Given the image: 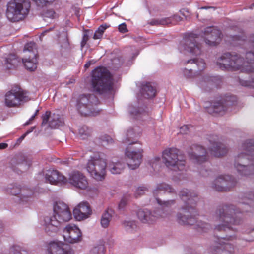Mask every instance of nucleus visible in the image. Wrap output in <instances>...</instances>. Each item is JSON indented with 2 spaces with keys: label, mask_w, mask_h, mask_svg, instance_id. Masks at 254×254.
I'll return each mask as SVG.
<instances>
[{
  "label": "nucleus",
  "mask_w": 254,
  "mask_h": 254,
  "mask_svg": "<svg viewBox=\"0 0 254 254\" xmlns=\"http://www.w3.org/2000/svg\"><path fill=\"white\" fill-rule=\"evenodd\" d=\"M176 194L175 190L170 185L165 183H162L157 184L153 190V194L155 197L157 203L162 207L166 209L171 207L175 203V200H169L167 201H162L157 197L159 195H162L165 193Z\"/></svg>",
  "instance_id": "nucleus-14"
},
{
  "label": "nucleus",
  "mask_w": 254,
  "mask_h": 254,
  "mask_svg": "<svg viewBox=\"0 0 254 254\" xmlns=\"http://www.w3.org/2000/svg\"><path fill=\"white\" fill-rule=\"evenodd\" d=\"M210 143L209 150L211 155L216 157H220L225 155L227 152V148L219 141L218 136L215 135L210 136L208 138Z\"/></svg>",
  "instance_id": "nucleus-23"
},
{
  "label": "nucleus",
  "mask_w": 254,
  "mask_h": 254,
  "mask_svg": "<svg viewBox=\"0 0 254 254\" xmlns=\"http://www.w3.org/2000/svg\"><path fill=\"white\" fill-rule=\"evenodd\" d=\"M126 201L125 199H122L119 204V207L120 209H122L126 204Z\"/></svg>",
  "instance_id": "nucleus-59"
},
{
  "label": "nucleus",
  "mask_w": 254,
  "mask_h": 254,
  "mask_svg": "<svg viewBox=\"0 0 254 254\" xmlns=\"http://www.w3.org/2000/svg\"><path fill=\"white\" fill-rule=\"evenodd\" d=\"M229 98L227 97L225 100L216 101L213 103L207 109L210 114L214 113H221L227 109V106L230 105Z\"/></svg>",
  "instance_id": "nucleus-31"
},
{
  "label": "nucleus",
  "mask_w": 254,
  "mask_h": 254,
  "mask_svg": "<svg viewBox=\"0 0 254 254\" xmlns=\"http://www.w3.org/2000/svg\"><path fill=\"white\" fill-rule=\"evenodd\" d=\"M135 128H130L128 129L126 133V138L125 139V142L129 143L128 146H132L135 142L132 141L131 139H134L139 136V132H135L134 130Z\"/></svg>",
  "instance_id": "nucleus-39"
},
{
  "label": "nucleus",
  "mask_w": 254,
  "mask_h": 254,
  "mask_svg": "<svg viewBox=\"0 0 254 254\" xmlns=\"http://www.w3.org/2000/svg\"><path fill=\"white\" fill-rule=\"evenodd\" d=\"M42 126L48 124V127L52 129H55L64 125V119L61 116L56 113L47 111L42 117Z\"/></svg>",
  "instance_id": "nucleus-20"
},
{
  "label": "nucleus",
  "mask_w": 254,
  "mask_h": 254,
  "mask_svg": "<svg viewBox=\"0 0 254 254\" xmlns=\"http://www.w3.org/2000/svg\"><path fill=\"white\" fill-rule=\"evenodd\" d=\"M188 129H189V127H188V125L183 126L180 128V132L181 133H184V134L187 133Z\"/></svg>",
  "instance_id": "nucleus-58"
},
{
  "label": "nucleus",
  "mask_w": 254,
  "mask_h": 254,
  "mask_svg": "<svg viewBox=\"0 0 254 254\" xmlns=\"http://www.w3.org/2000/svg\"><path fill=\"white\" fill-rule=\"evenodd\" d=\"M160 162V158L159 157H155L150 161V164L152 167L156 169Z\"/></svg>",
  "instance_id": "nucleus-51"
},
{
  "label": "nucleus",
  "mask_w": 254,
  "mask_h": 254,
  "mask_svg": "<svg viewBox=\"0 0 254 254\" xmlns=\"http://www.w3.org/2000/svg\"><path fill=\"white\" fill-rule=\"evenodd\" d=\"M201 9H213V10L215 9V7L212 6H203L200 8Z\"/></svg>",
  "instance_id": "nucleus-63"
},
{
  "label": "nucleus",
  "mask_w": 254,
  "mask_h": 254,
  "mask_svg": "<svg viewBox=\"0 0 254 254\" xmlns=\"http://www.w3.org/2000/svg\"><path fill=\"white\" fill-rule=\"evenodd\" d=\"M238 213L233 205H224L218 207L213 217L214 221L220 223L215 224L216 231H227L234 230L231 224L239 225L242 222L241 218L236 215Z\"/></svg>",
  "instance_id": "nucleus-4"
},
{
  "label": "nucleus",
  "mask_w": 254,
  "mask_h": 254,
  "mask_svg": "<svg viewBox=\"0 0 254 254\" xmlns=\"http://www.w3.org/2000/svg\"><path fill=\"white\" fill-rule=\"evenodd\" d=\"M31 165V163L28 162L22 156L12 158L9 162L7 167L14 171L17 172V167L19 166L24 170L28 169Z\"/></svg>",
  "instance_id": "nucleus-30"
},
{
  "label": "nucleus",
  "mask_w": 254,
  "mask_h": 254,
  "mask_svg": "<svg viewBox=\"0 0 254 254\" xmlns=\"http://www.w3.org/2000/svg\"><path fill=\"white\" fill-rule=\"evenodd\" d=\"M100 139L101 141V144L103 146L111 144L113 143V139L110 136L107 135L102 136Z\"/></svg>",
  "instance_id": "nucleus-45"
},
{
  "label": "nucleus",
  "mask_w": 254,
  "mask_h": 254,
  "mask_svg": "<svg viewBox=\"0 0 254 254\" xmlns=\"http://www.w3.org/2000/svg\"><path fill=\"white\" fill-rule=\"evenodd\" d=\"M147 189L146 188L143 187H139L135 191V196L137 197L139 196L144 194L146 192Z\"/></svg>",
  "instance_id": "nucleus-49"
},
{
  "label": "nucleus",
  "mask_w": 254,
  "mask_h": 254,
  "mask_svg": "<svg viewBox=\"0 0 254 254\" xmlns=\"http://www.w3.org/2000/svg\"><path fill=\"white\" fill-rule=\"evenodd\" d=\"M106 168V160L97 155L91 156L86 166L90 176L98 181H102L105 179Z\"/></svg>",
  "instance_id": "nucleus-8"
},
{
  "label": "nucleus",
  "mask_w": 254,
  "mask_h": 254,
  "mask_svg": "<svg viewBox=\"0 0 254 254\" xmlns=\"http://www.w3.org/2000/svg\"><path fill=\"white\" fill-rule=\"evenodd\" d=\"M119 31L123 33H126L127 31V25L125 23L120 24L118 26Z\"/></svg>",
  "instance_id": "nucleus-54"
},
{
  "label": "nucleus",
  "mask_w": 254,
  "mask_h": 254,
  "mask_svg": "<svg viewBox=\"0 0 254 254\" xmlns=\"http://www.w3.org/2000/svg\"><path fill=\"white\" fill-rule=\"evenodd\" d=\"M210 172V170L205 169L204 166H200L199 173L201 176L203 177H207L209 175Z\"/></svg>",
  "instance_id": "nucleus-52"
},
{
  "label": "nucleus",
  "mask_w": 254,
  "mask_h": 254,
  "mask_svg": "<svg viewBox=\"0 0 254 254\" xmlns=\"http://www.w3.org/2000/svg\"><path fill=\"white\" fill-rule=\"evenodd\" d=\"M91 84L93 90L100 94L110 91L113 82L108 69L103 67L95 68L92 72Z\"/></svg>",
  "instance_id": "nucleus-5"
},
{
  "label": "nucleus",
  "mask_w": 254,
  "mask_h": 254,
  "mask_svg": "<svg viewBox=\"0 0 254 254\" xmlns=\"http://www.w3.org/2000/svg\"><path fill=\"white\" fill-rule=\"evenodd\" d=\"M170 22L169 18H164L160 20H153L150 22V24L152 25H156L158 24L166 25Z\"/></svg>",
  "instance_id": "nucleus-48"
},
{
  "label": "nucleus",
  "mask_w": 254,
  "mask_h": 254,
  "mask_svg": "<svg viewBox=\"0 0 254 254\" xmlns=\"http://www.w3.org/2000/svg\"><path fill=\"white\" fill-rule=\"evenodd\" d=\"M140 93L145 98H151L155 96L156 89L149 83H146L142 85Z\"/></svg>",
  "instance_id": "nucleus-34"
},
{
  "label": "nucleus",
  "mask_w": 254,
  "mask_h": 254,
  "mask_svg": "<svg viewBox=\"0 0 254 254\" xmlns=\"http://www.w3.org/2000/svg\"><path fill=\"white\" fill-rule=\"evenodd\" d=\"M191 151L189 152V155L194 163L201 165L206 161V150L202 146L194 145L191 146Z\"/></svg>",
  "instance_id": "nucleus-26"
},
{
  "label": "nucleus",
  "mask_w": 254,
  "mask_h": 254,
  "mask_svg": "<svg viewBox=\"0 0 254 254\" xmlns=\"http://www.w3.org/2000/svg\"><path fill=\"white\" fill-rule=\"evenodd\" d=\"M236 238V236L235 235H232V236H227L226 239L228 241H230V240L235 239Z\"/></svg>",
  "instance_id": "nucleus-62"
},
{
  "label": "nucleus",
  "mask_w": 254,
  "mask_h": 254,
  "mask_svg": "<svg viewBox=\"0 0 254 254\" xmlns=\"http://www.w3.org/2000/svg\"><path fill=\"white\" fill-rule=\"evenodd\" d=\"M7 191L13 195H18L21 203H27L32 199L33 192L31 190L21 189L17 185H10L7 188Z\"/></svg>",
  "instance_id": "nucleus-25"
},
{
  "label": "nucleus",
  "mask_w": 254,
  "mask_h": 254,
  "mask_svg": "<svg viewBox=\"0 0 254 254\" xmlns=\"http://www.w3.org/2000/svg\"><path fill=\"white\" fill-rule=\"evenodd\" d=\"M191 64L194 65L193 68H194V66H196L197 67V69H194V73L198 75L199 73L202 71H203L206 67V64L202 59H190L188 60L186 64Z\"/></svg>",
  "instance_id": "nucleus-33"
},
{
  "label": "nucleus",
  "mask_w": 254,
  "mask_h": 254,
  "mask_svg": "<svg viewBox=\"0 0 254 254\" xmlns=\"http://www.w3.org/2000/svg\"><path fill=\"white\" fill-rule=\"evenodd\" d=\"M7 146V144L4 143H0V149H4Z\"/></svg>",
  "instance_id": "nucleus-64"
},
{
  "label": "nucleus",
  "mask_w": 254,
  "mask_h": 254,
  "mask_svg": "<svg viewBox=\"0 0 254 254\" xmlns=\"http://www.w3.org/2000/svg\"><path fill=\"white\" fill-rule=\"evenodd\" d=\"M108 28L107 24L101 25L97 30L95 31L93 38L94 39H100L103 35L104 31Z\"/></svg>",
  "instance_id": "nucleus-43"
},
{
  "label": "nucleus",
  "mask_w": 254,
  "mask_h": 254,
  "mask_svg": "<svg viewBox=\"0 0 254 254\" xmlns=\"http://www.w3.org/2000/svg\"><path fill=\"white\" fill-rule=\"evenodd\" d=\"M24 52L29 53V55H31L32 58H34L37 56V51L36 48V45L34 42H29L27 43L24 48Z\"/></svg>",
  "instance_id": "nucleus-40"
},
{
  "label": "nucleus",
  "mask_w": 254,
  "mask_h": 254,
  "mask_svg": "<svg viewBox=\"0 0 254 254\" xmlns=\"http://www.w3.org/2000/svg\"><path fill=\"white\" fill-rule=\"evenodd\" d=\"M67 182L73 187L81 190H85L88 186L86 176L78 171H74L69 174Z\"/></svg>",
  "instance_id": "nucleus-21"
},
{
  "label": "nucleus",
  "mask_w": 254,
  "mask_h": 254,
  "mask_svg": "<svg viewBox=\"0 0 254 254\" xmlns=\"http://www.w3.org/2000/svg\"><path fill=\"white\" fill-rule=\"evenodd\" d=\"M197 37L193 33L187 34L180 41L178 49L180 52H189L192 55H199L201 53V47L197 41Z\"/></svg>",
  "instance_id": "nucleus-12"
},
{
  "label": "nucleus",
  "mask_w": 254,
  "mask_h": 254,
  "mask_svg": "<svg viewBox=\"0 0 254 254\" xmlns=\"http://www.w3.org/2000/svg\"><path fill=\"white\" fill-rule=\"evenodd\" d=\"M183 74L184 76L187 79H192L194 77V74L197 75L196 74L193 73L192 69H188L186 68L183 69Z\"/></svg>",
  "instance_id": "nucleus-47"
},
{
  "label": "nucleus",
  "mask_w": 254,
  "mask_h": 254,
  "mask_svg": "<svg viewBox=\"0 0 254 254\" xmlns=\"http://www.w3.org/2000/svg\"><path fill=\"white\" fill-rule=\"evenodd\" d=\"M22 62L25 68L30 71H33L37 68V56L32 58L31 55L22 59Z\"/></svg>",
  "instance_id": "nucleus-35"
},
{
  "label": "nucleus",
  "mask_w": 254,
  "mask_h": 254,
  "mask_svg": "<svg viewBox=\"0 0 254 254\" xmlns=\"http://www.w3.org/2000/svg\"><path fill=\"white\" fill-rule=\"evenodd\" d=\"M52 30V28H49L48 30H46L44 31H43L40 36V39L41 40H42V37L45 35L48 32H49L50 31Z\"/></svg>",
  "instance_id": "nucleus-60"
},
{
  "label": "nucleus",
  "mask_w": 254,
  "mask_h": 254,
  "mask_svg": "<svg viewBox=\"0 0 254 254\" xmlns=\"http://www.w3.org/2000/svg\"><path fill=\"white\" fill-rule=\"evenodd\" d=\"M162 160L165 166L174 171H183L185 168L184 157L176 148H170L163 151Z\"/></svg>",
  "instance_id": "nucleus-7"
},
{
  "label": "nucleus",
  "mask_w": 254,
  "mask_h": 254,
  "mask_svg": "<svg viewBox=\"0 0 254 254\" xmlns=\"http://www.w3.org/2000/svg\"><path fill=\"white\" fill-rule=\"evenodd\" d=\"M72 218L68 205L62 201L56 202L53 206V214L44 218V228L48 235L56 233L64 222Z\"/></svg>",
  "instance_id": "nucleus-2"
},
{
  "label": "nucleus",
  "mask_w": 254,
  "mask_h": 254,
  "mask_svg": "<svg viewBox=\"0 0 254 254\" xmlns=\"http://www.w3.org/2000/svg\"><path fill=\"white\" fill-rule=\"evenodd\" d=\"M126 164L121 160L115 161L113 160L108 165L110 172L114 174H120L125 168Z\"/></svg>",
  "instance_id": "nucleus-32"
},
{
  "label": "nucleus",
  "mask_w": 254,
  "mask_h": 254,
  "mask_svg": "<svg viewBox=\"0 0 254 254\" xmlns=\"http://www.w3.org/2000/svg\"><path fill=\"white\" fill-rule=\"evenodd\" d=\"M170 212L163 208H158L153 212L148 209H139L137 212L138 219L143 223L152 224L158 218L170 217Z\"/></svg>",
  "instance_id": "nucleus-11"
},
{
  "label": "nucleus",
  "mask_w": 254,
  "mask_h": 254,
  "mask_svg": "<svg viewBox=\"0 0 254 254\" xmlns=\"http://www.w3.org/2000/svg\"><path fill=\"white\" fill-rule=\"evenodd\" d=\"M143 149L141 147L128 146L125 154L127 159V164L130 169H135L140 165L142 159Z\"/></svg>",
  "instance_id": "nucleus-16"
},
{
  "label": "nucleus",
  "mask_w": 254,
  "mask_h": 254,
  "mask_svg": "<svg viewBox=\"0 0 254 254\" xmlns=\"http://www.w3.org/2000/svg\"><path fill=\"white\" fill-rule=\"evenodd\" d=\"M89 36L86 33H84L83 36L82 40L81 43V47H83L86 44V42L88 40Z\"/></svg>",
  "instance_id": "nucleus-56"
},
{
  "label": "nucleus",
  "mask_w": 254,
  "mask_h": 254,
  "mask_svg": "<svg viewBox=\"0 0 254 254\" xmlns=\"http://www.w3.org/2000/svg\"><path fill=\"white\" fill-rule=\"evenodd\" d=\"M210 251L212 254H233L234 248L230 243L220 241L218 246L211 247Z\"/></svg>",
  "instance_id": "nucleus-29"
},
{
  "label": "nucleus",
  "mask_w": 254,
  "mask_h": 254,
  "mask_svg": "<svg viewBox=\"0 0 254 254\" xmlns=\"http://www.w3.org/2000/svg\"><path fill=\"white\" fill-rule=\"evenodd\" d=\"M43 15L45 18H54L55 17V12L52 9H49L44 11Z\"/></svg>",
  "instance_id": "nucleus-50"
},
{
  "label": "nucleus",
  "mask_w": 254,
  "mask_h": 254,
  "mask_svg": "<svg viewBox=\"0 0 254 254\" xmlns=\"http://www.w3.org/2000/svg\"><path fill=\"white\" fill-rule=\"evenodd\" d=\"M181 199L185 201V204L181 208L182 214H189L195 206L198 200V193L195 191H190L187 189H182L179 192Z\"/></svg>",
  "instance_id": "nucleus-13"
},
{
  "label": "nucleus",
  "mask_w": 254,
  "mask_h": 254,
  "mask_svg": "<svg viewBox=\"0 0 254 254\" xmlns=\"http://www.w3.org/2000/svg\"><path fill=\"white\" fill-rule=\"evenodd\" d=\"M203 38L206 44L209 46H216L222 39L221 31L214 27H208L203 31Z\"/></svg>",
  "instance_id": "nucleus-22"
},
{
  "label": "nucleus",
  "mask_w": 254,
  "mask_h": 254,
  "mask_svg": "<svg viewBox=\"0 0 254 254\" xmlns=\"http://www.w3.org/2000/svg\"><path fill=\"white\" fill-rule=\"evenodd\" d=\"M254 141L247 140L242 144L240 152L235 157L234 167L239 175H254Z\"/></svg>",
  "instance_id": "nucleus-3"
},
{
  "label": "nucleus",
  "mask_w": 254,
  "mask_h": 254,
  "mask_svg": "<svg viewBox=\"0 0 254 254\" xmlns=\"http://www.w3.org/2000/svg\"><path fill=\"white\" fill-rule=\"evenodd\" d=\"M170 19V23L171 21H175L176 22H179L182 20V17L178 15H174L172 17L169 18Z\"/></svg>",
  "instance_id": "nucleus-55"
},
{
  "label": "nucleus",
  "mask_w": 254,
  "mask_h": 254,
  "mask_svg": "<svg viewBox=\"0 0 254 254\" xmlns=\"http://www.w3.org/2000/svg\"><path fill=\"white\" fill-rule=\"evenodd\" d=\"M122 225L125 230L128 233H133L137 229V222L135 220H125L123 222Z\"/></svg>",
  "instance_id": "nucleus-38"
},
{
  "label": "nucleus",
  "mask_w": 254,
  "mask_h": 254,
  "mask_svg": "<svg viewBox=\"0 0 254 254\" xmlns=\"http://www.w3.org/2000/svg\"><path fill=\"white\" fill-rule=\"evenodd\" d=\"M91 129L87 126H82L79 129V135L81 139H85L90 136Z\"/></svg>",
  "instance_id": "nucleus-42"
},
{
  "label": "nucleus",
  "mask_w": 254,
  "mask_h": 254,
  "mask_svg": "<svg viewBox=\"0 0 254 254\" xmlns=\"http://www.w3.org/2000/svg\"><path fill=\"white\" fill-rule=\"evenodd\" d=\"M105 247L103 245H97L93 247L89 252V254H104Z\"/></svg>",
  "instance_id": "nucleus-44"
},
{
  "label": "nucleus",
  "mask_w": 254,
  "mask_h": 254,
  "mask_svg": "<svg viewBox=\"0 0 254 254\" xmlns=\"http://www.w3.org/2000/svg\"><path fill=\"white\" fill-rule=\"evenodd\" d=\"M29 99L27 92L16 86L5 93L4 104L7 107H18Z\"/></svg>",
  "instance_id": "nucleus-10"
},
{
  "label": "nucleus",
  "mask_w": 254,
  "mask_h": 254,
  "mask_svg": "<svg viewBox=\"0 0 254 254\" xmlns=\"http://www.w3.org/2000/svg\"><path fill=\"white\" fill-rule=\"evenodd\" d=\"M46 182L53 185L65 184L67 183L66 177L55 170H48L45 174Z\"/></svg>",
  "instance_id": "nucleus-28"
},
{
  "label": "nucleus",
  "mask_w": 254,
  "mask_h": 254,
  "mask_svg": "<svg viewBox=\"0 0 254 254\" xmlns=\"http://www.w3.org/2000/svg\"><path fill=\"white\" fill-rule=\"evenodd\" d=\"M212 81V77L206 75L203 77L202 80H200L198 83V85L201 88H203L205 84H210Z\"/></svg>",
  "instance_id": "nucleus-46"
},
{
  "label": "nucleus",
  "mask_w": 254,
  "mask_h": 254,
  "mask_svg": "<svg viewBox=\"0 0 254 254\" xmlns=\"http://www.w3.org/2000/svg\"><path fill=\"white\" fill-rule=\"evenodd\" d=\"M176 220L178 223L183 225H195L197 230L201 232H206L211 229V225L206 222L202 221H196L194 217L189 214H182L178 212L176 215Z\"/></svg>",
  "instance_id": "nucleus-17"
},
{
  "label": "nucleus",
  "mask_w": 254,
  "mask_h": 254,
  "mask_svg": "<svg viewBox=\"0 0 254 254\" xmlns=\"http://www.w3.org/2000/svg\"><path fill=\"white\" fill-rule=\"evenodd\" d=\"M30 5L24 0H11L7 4L6 15L11 22L23 19L28 14Z\"/></svg>",
  "instance_id": "nucleus-6"
},
{
  "label": "nucleus",
  "mask_w": 254,
  "mask_h": 254,
  "mask_svg": "<svg viewBox=\"0 0 254 254\" xmlns=\"http://www.w3.org/2000/svg\"><path fill=\"white\" fill-rule=\"evenodd\" d=\"M98 100L94 95H81L77 101V108L84 116H96L100 112L97 107Z\"/></svg>",
  "instance_id": "nucleus-9"
},
{
  "label": "nucleus",
  "mask_w": 254,
  "mask_h": 254,
  "mask_svg": "<svg viewBox=\"0 0 254 254\" xmlns=\"http://www.w3.org/2000/svg\"><path fill=\"white\" fill-rule=\"evenodd\" d=\"M94 63H95V62L93 60L88 61L85 64V65H84L85 68H88L92 64H93Z\"/></svg>",
  "instance_id": "nucleus-61"
},
{
  "label": "nucleus",
  "mask_w": 254,
  "mask_h": 254,
  "mask_svg": "<svg viewBox=\"0 0 254 254\" xmlns=\"http://www.w3.org/2000/svg\"><path fill=\"white\" fill-rule=\"evenodd\" d=\"M63 237L65 241L74 244L81 240L82 233L76 225L69 224L63 230Z\"/></svg>",
  "instance_id": "nucleus-19"
},
{
  "label": "nucleus",
  "mask_w": 254,
  "mask_h": 254,
  "mask_svg": "<svg viewBox=\"0 0 254 254\" xmlns=\"http://www.w3.org/2000/svg\"><path fill=\"white\" fill-rule=\"evenodd\" d=\"M129 112L131 116L136 119L139 118L145 114V111L142 107L136 108L134 106L130 107Z\"/></svg>",
  "instance_id": "nucleus-41"
},
{
  "label": "nucleus",
  "mask_w": 254,
  "mask_h": 254,
  "mask_svg": "<svg viewBox=\"0 0 254 254\" xmlns=\"http://www.w3.org/2000/svg\"><path fill=\"white\" fill-rule=\"evenodd\" d=\"M242 84L245 86H250L251 87H254V79H251L244 81V83L242 82Z\"/></svg>",
  "instance_id": "nucleus-53"
},
{
  "label": "nucleus",
  "mask_w": 254,
  "mask_h": 254,
  "mask_svg": "<svg viewBox=\"0 0 254 254\" xmlns=\"http://www.w3.org/2000/svg\"><path fill=\"white\" fill-rule=\"evenodd\" d=\"M47 254H74V251L66 244L53 241L48 244Z\"/></svg>",
  "instance_id": "nucleus-24"
},
{
  "label": "nucleus",
  "mask_w": 254,
  "mask_h": 254,
  "mask_svg": "<svg viewBox=\"0 0 254 254\" xmlns=\"http://www.w3.org/2000/svg\"><path fill=\"white\" fill-rule=\"evenodd\" d=\"M113 214V211L112 209H108L102 214L100 223L102 227L107 228L112 220Z\"/></svg>",
  "instance_id": "nucleus-36"
},
{
  "label": "nucleus",
  "mask_w": 254,
  "mask_h": 254,
  "mask_svg": "<svg viewBox=\"0 0 254 254\" xmlns=\"http://www.w3.org/2000/svg\"><path fill=\"white\" fill-rule=\"evenodd\" d=\"M54 1V0H39V6H43L47 3H51Z\"/></svg>",
  "instance_id": "nucleus-57"
},
{
  "label": "nucleus",
  "mask_w": 254,
  "mask_h": 254,
  "mask_svg": "<svg viewBox=\"0 0 254 254\" xmlns=\"http://www.w3.org/2000/svg\"><path fill=\"white\" fill-rule=\"evenodd\" d=\"M92 213V210L89 203L82 202L79 203L73 211L75 219L77 221H81L88 218Z\"/></svg>",
  "instance_id": "nucleus-27"
},
{
  "label": "nucleus",
  "mask_w": 254,
  "mask_h": 254,
  "mask_svg": "<svg viewBox=\"0 0 254 254\" xmlns=\"http://www.w3.org/2000/svg\"><path fill=\"white\" fill-rule=\"evenodd\" d=\"M229 41L234 45H244L246 51L245 62L238 54L224 53L218 58L216 64L222 70H237L254 72V34L246 35L243 32L233 35Z\"/></svg>",
  "instance_id": "nucleus-1"
},
{
  "label": "nucleus",
  "mask_w": 254,
  "mask_h": 254,
  "mask_svg": "<svg viewBox=\"0 0 254 254\" xmlns=\"http://www.w3.org/2000/svg\"><path fill=\"white\" fill-rule=\"evenodd\" d=\"M20 63V60L15 55L10 54L5 58L4 66L7 69H12L15 67Z\"/></svg>",
  "instance_id": "nucleus-37"
},
{
  "label": "nucleus",
  "mask_w": 254,
  "mask_h": 254,
  "mask_svg": "<svg viewBox=\"0 0 254 254\" xmlns=\"http://www.w3.org/2000/svg\"><path fill=\"white\" fill-rule=\"evenodd\" d=\"M235 184L236 181L231 176L220 175L211 183L210 187L217 191H227Z\"/></svg>",
  "instance_id": "nucleus-18"
},
{
  "label": "nucleus",
  "mask_w": 254,
  "mask_h": 254,
  "mask_svg": "<svg viewBox=\"0 0 254 254\" xmlns=\"http://www.w3.org/2000/svg\"><path fill=\"white\" fill-rule=\"evenodd\" d=\"M176 194L175 190L170 185L165 183H162L157 184L153 190V194L155 197L157 203L162 207L166 209L171 207L175 203V200H169L167 201H162L157 197L159 195H162L165 193Z\"/></svg>",
  "instance_id": "nucleus-15"
}]
</instances>
